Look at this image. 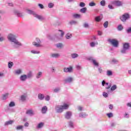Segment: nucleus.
Wrapping results in <instances>:
<instances>
[{
    "label": "nucleus",
    "mask_w": 131,
    "mask_h": 131,
    "mask_svg": "<svg viewBox=\"0 0 131 131\" xmlns=\"http://www.w3.org/2000/svg\"><path fill=\"white\" fill-rule=\"evenodd\" d=\"M7 38L9 41L11 42V45L14 49H19L20 47H22V46H23L22 43L18 41L16 35L13 34H9L7 36Z\"/></svg>",
    "instance_id": "f257e3e1"
},
{
    "label": "nucleus",
    "mask_w": 131,
    "mask_h": 131,
    "mask_svg": "<svg viewBox=\"0 0 131 131\" xmlns=\"http://www.w3.org/2000/svg\"><path fill=\"white\" fill-rule=\"evenodd\" d=\"M26 11L28 14H29V15H33V16H34L35 18H36V19H38V20H39L40 21H42V20H45V17H43V16L36 14L35 12L30 9H26Z\"/></svg>",
    "instance_id": "f03ea898"
},
{
    "label": "nucleus",
    "mask_w": 131,
    "mask_h": 131,
    "mask_svg": "<svg viewBox=\"0 0 131 131\" xmlns=\"http://www.w3.org/2000/svg\"><path fill=\"white\" fill-rule=\"evenodd\" d=\"M129 48H130V46H129V43L128 42L124 43L123 45V47L121 50V53L122 54H126V52L127 51H128Z\"/></svg>",
    "instance_id": "7ed1b4c3"
},
{
    "label": "nucleus",
    "mask_w": 131,
    "mask_h": 131,
    "mask_svg": "<svg viewBox=\"0 0 131 131\" xmlns=\"http://www.w3.org/2000/svg\"><path fill=\"white\" fill-rule=\"evenodd\" d=\"M130 18V16H129V14L128 13H125L123 14L122 16H120L119 18L122 22H123V23H125L126 22L127 20H128Z\"/></svg>",
    "instance_id": "20e7f679"
},
{
    "label": "nucleus",
    "mask_w": 131,
    "mask_h": 131,
    "mask_svg": "<svg viewBox=\"0 0 131 131\" xmlns=\"http://www.w3.org/2000/svg\"><path fill=\"white\" fill-rule=\"evenodd\" d=\"M116 89H117V86L116 84L112 86L111 84H110L107 87L105 88V90H107L106 92L108 94H109L111 91L113 92L115 91Z\"/></svg>",
    "instance_id": "39448f33"
},
{
    "label": "nucleus",
    "mask_w": 131,
    "mask_h": 131,
    "mask_svg": "<svg viewBox=\"0 0 131 131\" xmlns=\"http://www.w3.org/2000/svg\"><path fill=\"white\" fill-rule=\"evenodd\" d=\"M108 42H110L113 47L115 48H118V45H119V42L118 41L115 39H108Z\"/></svg>",
    "instance_id": "423d86ee"
},
{
    "label": "nucleus",
    "mask_w": 131,
    "mask_h": 131,
    "mask_svg": "<svg viewBox=\"0 0 131 131\" xmlns=\"http://www.w3.org/2000/svg\"><path fill=\"white\" fill-rule=\"evenodd\" d=\"M32 43L34 47H36V48H40V47H41V45H40V43H41V41L39 38H36V41L33 42Z\"/></svg>",
    "instance_id": "0eeeda50"
},
{
    "label": "nucleus",
    "mask_w": 131,
    "mask_h": 131,
    "mask_svg": "<svg viewBox=\"0 0 131 131\" xmlns=\"http://www.w3.org/2000/svg\"><path fill=\"white\" fill-rule=\"evenodd\" d=\"M112 4L115 6H116L117 7H122L123 5L122 2L119 1H114L112 2Z\"/></svg>",
    "instance_id": "6e6552de"
},
{
    "label": "nucleus",
    "mask_w": 131,
    "mask_h": 131,
    "mask_svg": "<svg viewBox=\"0 0 131 131\" xmlns=\"http://www.w3.org/2000/svg\"><path fill=\"white\" fill-rule=\"evenodd\" d=\"M58 32H60V35H59L60 33H58V34L55 35V36L57 38L60 39V37H63V36H64L65 32H64V31H63V30H58Z\"/></svg>",
    "instance_id": "1a4fd4ad"
},
{
    "label": "nucleus",
    "mask_w": 131,
    "mask_h": 131,
    "mask_svg": "<svg viewBox=\"0 0 131 131\" xmlns=\"http://www.w3.org/2000/svg\"><path fill=\"white\" fill-rule=\"evenodd\" d=\"M88 60L89 61H92L93 65H94V66H96V67H98V66H99V63H98V62H97V60H96V59H94V57H90L89 58H88Z\"/></svg>",
    "instance_id": "9d476101"
},
{
    "label": "nucleus",
    "mask_w": 131,
    "mask_h": 131,
    "mask_svg": "<svg viewBox=\"0 0 131 131\" xmlns=\"http://www.w3.org/2000/svg\"><path fill=\"white\" fill-rule=\"evenodd\" d=\"M73 71V67L72 66H70L69 68H64L63 69V72L66 73H71Z\"/></svg>",
    "instance_id": "9b49d317"
},
{
    "label": "nucleus",
    "mask_w": 131,
    "mask_h": 131,
    "mask_svg": "<svg viewBox=\"0 0 131 131\" xmlns=\"http://www.w3.org/2000/svg\"><path fill=\"white\" fill-rule=\"evenodd\" d=\"M64 117L66 119H71V117H72V112L69 111L67 112L64 115Z\"/></svg>",
    "instance_id": "f8f14e48"
},
{
    "label": "nucleus",
    "mask_w": 131,
    "mask_h": 131,
    "mask_svg": "<svg viewBox=\"0 0 131 131\" xmlns=\"http://www.w3.org/2000/svg\"><path fill=\"white\" fill-rule=\"evenodd\" d=\"M55 111L56 113H62V112H63V110H62L61 105H56L55 106Z\"/></svg>",
    "instance_id": "ddd939ff"
},
{
    "label": "nucleus",
    "mask_w": 131,
    "mask_h": 131,
    "mask_svg": "<svg viewBox=\"0 0 131 131\" xmlns=\"http://www.w3.org/2000/svg\"><path fill=\"white\" fill-rule=\"evenodd\" d=\"M9 94L8 93L2 94L1 100H2V101H6L7 99L9 98Z\"/></svg>",
    "instance_id": "4468645a"
},
{
    "label": "nucleus",
    "mask_w": 131,
    "mask_h": 131,
    "mask_svg": "<svg viewBox=\"0 0 131 131\" xmlns=\"http://www.w3.org/2000/svg\"><path fill=\"white\" fill-rule=\"evenodd\" d=\"M19 79L20 81H26L27 80V76L26 74L21 75L19 77Z\"/></svg>",
    "instance_id": "2eb2a0df"
},
{
    "label": "nucleus",
    "mask_w": 131,
    "mask_h": 131,
    "mask_svg": "<svg viewBox=\"0 0 131 131\" xmlns=\"http://www.w3.org/2000/svg\"><path fill=\"white\" fill-rule=\"evenodd\" d=\"M60 56V54L59 53H51L50 54L51 58H55V59H58Z\"/></svg>",
    "instance_id": "dca6fc26"
},
{
    "label": "nucleus",
    "mask_w": 131,
    "mask_h": 131,
    "mask_svg": "<svg viewBox=\"0 0 131 131\" xmlns=\"http://www.w3.org/2000/svg\"><path fill=\"white\" fill-rule=\"evenodd\" d=\"M26 114L29 115V116H33L35 114L32 110H29L27 111Z\"/></svg>",
    "instance_id": "f3484780"
},
{
    "label": "nucleus",
    "mask_w": 131,
    "mask_h": 131,
    "mask_svg": "<svg viewBox=\"0 0 131 131\" xmlns=\"http://www.w3.org/2000/svg\"><path fill=\"white\" fill-rule=\"evenodd\" d=\"M14 13L17 17H23V14L18 10H14Z\"/></svg>",
    "instance_id": "a211bd4d"
},
{
    "label": "nucleus",
    "mask_w": 131,
    "mask_h": 131,
    "mask_svg": "<svg viewBox=\"0 0 131 131\" xmlns=\"http://www.w3.org/2000/svg\"><path fill=\"white\" fill-rule=\"evenodd\" d=\"M73 80V78L72 77H69L66 79L64 80V81L66 83H70V82H72V81Z\"/></svg>",
    "instance_id": "6ab92c4d"
},
{
    "label": "nucleus",
    "mask_w": 131,
    "mask_h": 131,
    "mask_svg": "<svg viewBox=\"0 0 131 131\" xmlns=\"http://www.w3.org/2000/svg\"><path fill=\"white\" fill-rule=\"evenodd\" d=\"M79 117H81V118H85V117H88V114L85 112L80 113L79 114Z\"/></svg>",
    "instance_id": "aec40b11"
},
{
    "label": "nucleus",
    "mask_w": 131,
    "mask_h": 131,
    "mask_svg": "<svg viewBox=\"0 0 131 131\" xmlns=\"http://www.w3.org/2000/svg\"><path fill=\"white\" fill-rule=\"evenodd\" d=\"M90 45L91 48H95L96 46H98V41H92L90 42Z\"/></svg>",
    "instance_id": "412c9836"
},
{
    "label": "nucleus",
    "mask_w": 131,
    "mask_h": 131,
    "mask_svg": "<svg viewBox=\"0 0 131 131\" xmlns=\"http://www.w3.org/2000/svg\"><path fill=\"white\" fill-rule=\"evenodd\" d=\"M60 107H61L62 111H64V110H67V109L69 108V105L66 103H64L63 105H60Z\"/></svg>",
    "instance_id": "4be33fe9"
},
{
    "label": "nucleus",
    "mask_w": 131,
    "mask_h": 131,
    "mask_svg": "<svg viewBox=\"0 0 131 131\" xmlns=\"http://www.w3.org/2000/svg\"><path fill=\"white\" fill-rule=\"evenodd\" d=\"M27 98V94H25L21 96L20 97V100L22 101V102H25V101H26V99Z\"/></svg>",
    "instance_id": "5701e85b"
},
{
    "label": "nucleus",
    "mask_w": 131,
    "mask_h": 131,
    "mask_svg": "<svg viewBox=\"0 0 131 131\" xmlns=\"http://www.w3.org/2000/svg\"><path fill=\"white\" fill-rule=\"evenodd\" d=\"M47 111H48V107H47V106H43L41 109L42 113L45 114L47 113Z\"/></svg>",
    "instance_id": "b1692460"
},
{
    "label": "nucleus",
    "mask_w": 131,
    "mask_h": 131,
    "mask_svg": "<svg viewBox=\"0 0 131 131\" xmlns=\"http://www.w3.org/2000/svg\"><path fill=\"white\" fill-rule=\"evenodd\" d=\"M72 16L73 17L75 18V19H78L81 17V15L77 13H74L73 14Z\"/></svg>",
    "instance_id": "393cba45"
},
{
    "label": "nucleus",
    "mask_w": 131,
    "mask_h": 131,
    "mask_svg": "<svg viewBox=\"0 0 131 131\" xmlns=\"http://www.w3.org/2000/svg\"><path fill=\"white\" fill-rule=\"evenodd\" d=\"M112 63L113 64H118V63H119V61H118V60L115 58H113L112 59Z\"/></svg>",
    "instance_id": "a878e982"
},
{
    "label": "nucleus",
    "mask_w": 131,
    "mask_h": 131,
    "mask_svg": "<svg viewBox=\"0 0 131 131\" xmlns=\"http://www.w3.org/2000/svg\"><path fill=\"white\" fill-rule=\"evenodd\" d=\"M27 76V78L28 79H30V78H32V76H33V74H32V72L30 71L29 73H28L27 75H26Z\"/></svg>",
    "instance_id": "bb28decb"
},
{
    "label": "nucleus",
    "mask_w": 131,
    "mask_h": 131,
    "mask_svg": "<svg viewBox=\"0 0 131 131\" xmlns=\"http://www.w3.org/2000/svg\"><path fill=\"white\" fill-rule=\"evenodd\" d=\"M38 99H39V100H40L41 101H42V100L45 99V95L39 94L38 95Z\"/></svg>",
    "instance_id": "cd10ccee"
},
{
    "label": "nucleus",
    "mask_w": 131,
    "mask_h": 131,
    "mask_svg": "<svg viewBox=\"0 0 131 131\" xmlns=\"http://www.w3.org/2000/svg\"><path fill=\"white\" fill-rule=\"evenodd\" d=\"M69 24H70V25H76L78 24V23L77 21L72 20L69 21Z\"/></svg>",
    "instance_id": "c85d7f7f"
},
{
    "label": "nucleus",
    "mask_w": 131,
    "mask_h": 131,
    "mask_svg": "<svg viewBox=\"0 0 131 131\" xmlns=\"http://www.w3.org/2000/svg\"><path fill=\"white\" fill-rule=\"evenodd\" d=\"M13 122H14V121L9 120V121H6L4 125H5V126H7V125H10V124H13Z\"/></svg>",
    "instance_id": "c756f323"
},
{
    "label": "nucleus",
    "mask_w": 131,
    "mask_h": 131,
    "mask_svg": "<svg viewBox=\"0 0 131 131\" xmlns=\"http://www.w3.org/2000/svg\"><path fill=\"white\" fill-rule=\"evenodd\" d=\"M42 76V73L41 72H39L36 75V78L37 79H39Z\"/></svg>",
    "instance_id": "7c9ffc66"
},
{
    "label": "nucleus",
    "mask_w": 131,
    "mask_h": 131,
    "mask_svg": "<svg viewBox=\"0 0 131 131\" xmlns=\"http://www.w3.org/2000/svg\"><path fill=\"white\" fill-rule=\"evenodd\" d=\"M15 73L16 75H20V74H22V70L21 69H18L15 71Z\"/></svg>",
    "instance_id": "2f4dec72"
},
{
    "label": "nucleus",
    "mask_w": 131,
    "mask_h": 131,
    "mask_svg": "<svg viewBox=\"0 0 131 131\" xmlns=\"http://www.w3.org/2000/svg\"><path fill=\"white\" fill-rule=\"evenodd\" d=\"M79 55L77 53H72L71 54V57L72 59H76V58H78Z\"/></svg>",
    "instance_id": "473e14b6"
},
{
    "label": "nucleus",
    "mask_w": 131,
    "mask_h": 131,
    "mask_svg": "<svg viewBox=\"0 0 131 131\" xmlns=\"http://www.w3.org/2000/svg\"><path fill=\"white\" fill-rule=\"evenodd\" d=\"M106 75H107V76H112V75H113V72L112 71L107 70L106 71Z\"/></svg>",
    "instance_id": "72a5a7b5"
},
{
    "label": "nucleus",
    "mask_w": 131,
    "mask_h": 131,
    "mask_svg": "<svg viewBox=\"0 0 131 131\" xmlns=\"http://www.w3.org/2000/svg\"><path fill=\"white\" fill-rule=\"evenodd\" d=\"M95 20L96 22H100V21L102 20V18H101V16H96L95 18Z\"/></svg>",
    "instance_id": "f704fd0d"
},
{
    "label": "nucleus",
    "mask_w": 131,
    "mask_h": 131,
    "mask_svg": "<svg viewBox=\"0 0 131 131\" xmlns=\"http://www.w3.org/2000/svg\"><path fill=\"white\" fill-rule=\"evenodd\" d=\"M86 7H83L82 9L80 10V12L81 13H82L83 14H84L85 12H86Z\"/></svg>",
    "instance_id": "c9c22d12"
},
{
    "label": "nucleus",
    "mask_w": 131,
    "mask_h": 131,
    "mask_svg": "<svg viewBox=\"0 0 131 131\" xmlns=\"http://www.w3.org/2000/svg\"><path fill=\"white\" fill-rule=\"evenodd\" d=\"M117 29L119 31H121V30L123 29V26H122V25H119L118 26Z\"/></svg>",
    "instance_id": "e433bc0d"
},
{
    "label": "nucleus",
    "mask_w": 131,
    "mask_h": 131,
    "mask_svg": "<svg viewBox=\"0 0 131 131\" xmlns=\"http://www.w3.org/2000/svg\"><path fill=\"white\" fill-rule=\"evenodd\" d=\"M17 130H23V126L19 125L16 127Z\"/></svg>",
    "instance_id": "4c0bfd02"
},
{
    "label": "nucleus",
    "mask_w": 131,
    "mask_h": 131,
    "mask_svg": "<svg viewBox=\"0 0 131 131\" xmlns=\"http://www.w3.org/2000/svg\"><path fill=\"white\" fill-rule=\"evenodd\" d=\"M6 40V38L4 36H2V34L0 33V42H3V41H5Z\"/></svg>",
    "instance_id": "58836bf2"
},
{
    "label": "nucleus",
    "mask_w": 131,
    "mask_h": 131,
    "mask_svg": "<svg viewBox=\"0 0 131 131\" xmlns=\"http://www.w3.org/2000/svg\"><path fill=\"white\" fill-rule=\"evenodd\" d=\"M15 106H16V104L14 102V101L10 102L9 104V107H15Z\"/></svg>",
    "instance_id": "ea45409f"
},
{
    "label": "nucleus",
    "mask_w": 131,
    "mask_h": 131,
    "mask_svg": "<svg viewBox=\"0 0 131 131\" xmlns=\"http://www.w3.org/2000/svg\"><path fill=\"white\" fill-rule=\"evenodd\" d=\"M43 124L44 123L43 122H40L39 124H38L37 126V128H41V127H42V126H43Z\"/></svg>",
    "instance_id": "a19ab883"
},
{
    "label": "nucleus",
    "mask_w": 131,
    "mask_h": 131,
    "mask_svg": "<svg viewBox=\"0 0 131 131\" xmlns=\"http://www.w3.org/2000/svg\"><path fill=\"white\" fill-rule=\"evenodd\" d=\"M56 47L58 49H61V48H63V43H57L56 44Z\"/></svg>",
    "instance_id": "79ce46f5"
},
{
    "label": "nucleus",
    "mask_w": 131,
    "mask_h": 131,
    "mask_svg": "<svg viewBox=\"0 0 131 131\" xmlns=\"http://www.w3.org/2000/svg\"><path fill=\"white\" fill-rule=\"evenodd\" d=\"M55 6V4H54V3H50L48 4V8H49L50 9H52V8H54Z\"/></svg>",
    "instance_id": "37998d69"
},
{
    "label": "nucleus",
    "mask_w": 131,
    "mask_h": 131,
    "mask_svg": "<svg viewBox=\"0 0 131 131\" xmlns=\"http://www.w3.org/2000/svg\"><path fill=\"white\" fill-rule=\"evenodd\" d=\"M14 65V63L12 61L8 62V68H12L13 67V66Z\"/></svg>",
    "instance_id": "c03bdc74"
},
{
    "label": "nucleus",
    "mask_w": 131,
    "mask_h": 131,
    "mask_svg": "<svg viewBox=\"0 0 131 131\" xmlns=\"http://www.w3.org/2000/svg\"><path fill=\"white\" fill-rule=\"evenodd\" d=\"M69 126L70 127H71L72 128H73V127H74V126L73 125V122H72V121H70L69 122Z\"/></svg>",
    "instance_id": "a18cd8bd"
},
{
    "label": "nucleus",
    "mask_w": 131,
    "mask_h": 131,
    "mask_svg": "<svg viewBox=\"0 0 131 131\" xmlns=\"http://www.w3.org/2000/svg\"><path fill=\"white\" fill-rule=\"evenodd\" d=\"M100 5L102 7H105L106 6V1L105 0H102L100 2Z\"/></svg>",
    "instance_id": "49530a36"
},
{
    "label": "nucleus",
    "mask_w": 131,
    "mask_h": 131,
    "mask_svg": "<svg viewBox=\"0 0 131 131\" xmlns=\"http://www.w3.org/2000/svg\"><path fill=\"white\" fill-rule=\"evenodd\" d=\"M71 37H72V35L69 33L67 34L66 35V38H67V39H70Z\"/></svg>",
    "instance_id": "de8ad7c7"
},
{
    "label": "nucleus",
    "mask_w": 131,
    "mask_h": 131,
    "mask_svg": "<svg viewBox=\"0 0 131 131\" xmlns=\"http://www.w3.org/2000/svg\"><path fill=\"white\" fill-rule=\"evenodd\" d=\"M109 24V23L108 21H106L104 24H103V26L104 28H107L108 27V25Z\"/></svg>",
    "instance_id": "09e8293b"
},
{
    "label": "nucleus",
    "mask_w": 131,
    "mask_h": 131,
    "mask_svg": "<svg viewBox=\"0 0 131 131\" xmlns=\"http://www.w3.org/2000/svg\"><path fill=\"white\" fill-rule=\"evenodd\" d=\"M31 53H32V54H40V52L35 50H31Z\"/></svg>",
    "instance_id": "8fccbe9b"
},
{
    "label": "nucleus",
    "mask_w": 131,
    "mask_h": 131,
    "mask_svg": "<svg viewBox=\"0 0 131 131\" xmlns=\"http://www.w3.org/2000/svg\"><path fill=\"white\" fill-rule=\"evenodd\" d=\"M107 116L108 117V118H111V117H113V114L112 113H110L106 114Z\"/></svg>",
    "instance_id": "3c124183"
},
{
    "label": "nucleus",
    "mask_w": 131,
    "mask_h": 131,
    "mask_svg": "<svg viewBox=\"0 0 131 131\" xmlns=\"http://www.w3.org/2000/svg\"><path fill=\"white\" fill-rule=\"evenodd\" d=\"M60 90L61 89H60V88H55V89H54V93H59V92H60Z\"/></svg>",
    "instance_id": "603ef678"
},
{
    "label": "nucleus",
    "mask_w": 131,
    "mask_h": 131,
    "mask_svg": "<svg viewBox=\"0 0 131 131\" xmlns=\"http://www.w3.org/2000/svg\"><path fill=\"white\" fill-rule=\"evenodd\" d=\"M96 39H97V37H96V36H93L91 38V41H97Z\"/></svg>",
    "instance_id": "864d4df0"
},
{
    "label": "nucleus",
    "mask_w": 131,
    "mask_h": 131,
    "mask_svg": "<svg viewBox=\"0 0 131 131\" xmlns=\"http://www.w3.org/2000/svg\"><path fill=\"white\" fill-rule=\"evenodd\" d=\"M102 95L104 98H108V93H106L105 92H103L102 93Z\"/></svg>",
    "instance_id": "5fc2aeb1"
},
{
    "label": "nucleus",
    "mask_w": 131,
    "mask_h": 131,
    "mask_svg": "<svg viewBox=\"0 0 131 131\" xmlns=\"http://www.w3.org/2000/svg\"><path fill=\"white\" fill-rule=\"evenodd\" d=\"M90 7H95L96 6V3H95L94 2H91L89 3Z\"/></svg>",
    "instance_id": "6e6d98bb"
},
{
    "label": "nucleus",
    "mask_w": 131,
    "mask_h": 131,
    "mask_svg": "<svg viewBox=\"0 0 131 131\" xmlns=\"http://www.w3.org/2000/svg\"><path fill=\"white\" fill-rule=\"evenodd\" d=\"M45 100L46 101H47L48 102L49 101H50V99H51V98L50 97V96L49 95H47L45 97Z\"/></svg>",
    "instance_id": "4d7b16f0"
},
{
    "label": "nucleus",
    "mask_w": 131,
    "mask_h": 131,
    "mask_svg": "<svg viewBox=\"0 0 131 131\" xmlns=\"http://www.w3.org/2000/svg\"><path fill=\"white\" fill-rule=\"evenodd\" d=\"M80 7H81V8H83L85 7V4L83 2H81L79 4Z\"/></svg>",
    "instance_id": "13d9d810"
},
{
    "label": "nucleus",
    "mask_w": 131,
    "mask_h": 131,
    "mask_svg": "<svg viewBox=\"0 0 131 131\" xmlns=\"http://www.w3.org/2000/svg\"><path fill=\"white\" fill-rule=\"evenodd\" d=\"M38 7L40 8V9H44V8H45V7H44L43 5L42 4H39L38 5Z\"/></svg>",
    "instance_id": "bf43d9fd"
},
{
    "label": "nucleus",
    "mask_w": 131,
    "mask_h": 131,
    "mask_svg": "<svg viewBox=\"0 0 131 131\" xmlns=\"http://www.w3.org/2000/svg\"><path fill=\"white\" fill-rule=\"evenodd\" d=\"M127 33H131V27L128 28L127 30H126Z\"/></svg>",
    "instance_id": "052dcab7"
},
{
    "label": "nucleus",
    "mask_w": 131,
    "mask_h": 131,
    "mask_svg": "<svg viewBox=\"0 0 131 131\" xmlns=\"http://www.w3.org/2000/svg\"><path fill=\"white\" fill-rule=\"evenodd\" d=\"M83 27L84 28H88V27H89V24H88V23H84V25H83Z\"/></svg>",
    "instance_id": "680f3d73"
},
{
    "label": "nucleus",
    "mask_w": 131,
    "mask_h": 131,
    "mask_svg": "<svg viewBox=\"0 0 131 131\" xmlns=\"http://www.w3.org/2000/svg\"><path fill=\"white\" fill-rule=\"evenodd\" d=\"M108 8H109L111 10H113V9H114V7L110 4L108 5Z\"/></svg>",
    "instance_id": "e2e57ef3"
},
{
    "label": "nucleus",
    "mask_w": 131,
    "mask_h": 131,
    "mask_svg": "<svg viewBox=\"0 0 131 131\" xmlns=\"http://www.w3.org/2000/svg\"><path fill=\"white\" fill-rule=\"evenodd\" d=\"M24 126H25L26 127H28V126H29V123L27 122L25 123Z\"/></svg>",
    "instance_id": "0e129e2a"
},
{
    "label": "nucleus",
    "mask_w": 131,
    "mask_h": 131,
    "mask_svg": "<svg viewBox=\"0 0 131 131\" xmlns=\"http://www.w3.org/2000/svg\"><path fill=\"white\" fill-rule=\"evenodd\" d=\"M77 109L79 111H82V107L81 106H78Z\"/></svg>",
    "instance_id": "69168bd1"
},
{
    "label": "nucleus",
    "mask_w": 131,
    "mask_h": 131,
    "mask_svg": "<svg viewBox=\"0 0 131 131\" xmlns=\"http://www.w3.org/2000/svg\"><path fill=\"white\" fill-rule=\"evenodd\" d=\"M108 107L110 110H112V109H113V104H110Z\"/></svg>",
    "instance_id": "338daca9"
},
{
    "label": "nucleus",
    "mask_w": 131,
    "mask_h": 131,
    "mask_svg": "<svg viewBox=\"0 0 131 131\" xmlns=\"http://www.w3.org/2000/svg\"><path fill=\"white\" fill-rule=\"evenodd\" d=\"M126 105H127V107H130V108H131V102L127 103Z\"/></svg>",
    "instance_id": "774afa93"
}]
</instances>
